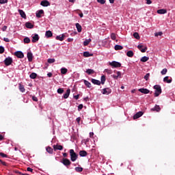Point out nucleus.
I'll list each match as a JSON object with an SVG mask.
<instances>
[{"label": "nucleus", "instance_id": "1", "mask_svg": "<svg viewBox=\"0 0 175 175\" xmlns=\"http://www.w3.org/2000/svg\"><path fill=\"white\" fill-rule=\"evenodd\" d=\"M69 152L72 162H75V161H77V159L79 158V154L75 152V150L70 149Z\"/></svg>", "mask_w": 175, "mask_h": 175}, {"label": "nucleus", "instance_id": "2", "mask_svg": "<svg viewBox=\"0 0 175 175\" xmlns=\"http://www.w3.org/2000/svg\"><path fill=\"white\" fill-rule=\"evenodd\" d=\"M154 91V96L158 97L161 94H162V88H161V85H155L153 87Z\"/></svg>", "mask_w": 175, "mask_h": 175}, {"label": "nucleus", "instance_id": "3", "mask_svg": "<svg viewBox=\"0 0 175 175\" xmlns=\"http://www.w3.org/2000/svg\"><path fill=\"white\" fill-rule=\"evenodd\" d=\"M62 163H63V165H64V166H66V167H69V166H70V165H72V162L70 161V160H69L67 158H64L62 159Z\"/></svg>", "mask_w": 175, "mask_h": 175}, {"label": "nucleus", "instance_id": "4", "mask_svg": "<svg viewBox=\"0 0 175 175\" xmlns=\"http://www.w3.org/2000/svg\"><path fill=\"white\" fill-rule=\"evenodd\" d=\"M12 63H13V59L10 57L5 58L4 60V64L5 66H9L12 65Z\"/></svg>", "mask_w": 175, "mask_h": 175}, {"label": "nucleus", "instance_id": "5", "mask_svg": "<svg viewBox=\"0 0 175 175\" xmlns=\"http://www.w3.org/2000/svg\"><path fill=\"white\" fill-rule=\"evenodd\" d=\"M109 65L111 66H113V68H121V63H120L118 62H116V61L110 62Z\"/></svg>", "mask_w": 175, "mask_h": 175}, {"label": "nucleus", "instance_id": "6", "mask_svg": "<svg viewBox=\"0 0 175 175\" xmlns=\"http://www.w3.org/2000/svg\"><path fill=\"white\" fill-rule=\"evenodd\" d=\"M102 94L103 95H109L111 94V89L110 88H106L103 90Z\"/></svg>", "mask_w": 175, "mask_h": 175}, {"label": "nucleus", "instance_id": "7", "mask_svg": "<svg viewBox=\"0 0 175 175\" xmlns=\"http://www.w3.org/2000/svg\"><path fill=\"white\" fill-rule=\"evenodd\" d=\"M14 55H16L17 58H21V59L24 58V53L20 51L15 52Z\"/></svg>", "mask_w": 175, "mask_h": 175}, {"label": "nucleus", "instance_id": "8", "mask_svg": "<svg viewBox=\"0 0 175 175\" xmlns=\"http://www.w3.org/2000/svg\"><path fill=\"white\" fill-rule=\"evenodd\" d=\"M44 14V11L43 10H40L36 12V16L38 18H40L42 17V14Z\"/></svg>", "mask_w": 175, "mask_h": 175}, {"label": "nucleus", "instance_id": "9", "mask_svg": "<svg viewBox=\"0 0 175 175\" xmlns=\"http://www.w3.org/2000/svg\"><path fill=\"white\" fill-rule=\"evenodd\" d=\"M143 116V111H139L133 116V120H137V118H140Z\"/></svg>", "mask_w": 175, "mask_h": 175}, {"label": "nucleus", "instance_id": "10", "mask_svg": "<svg viewBox=\"0 0 175 175\" xmlns=\"http://www.w3.org/2000/svg\"><path fill=\"white\" fill-rule=\"evenodd\" d=\"M39 39H40L39 35L34 34L32 36V42L33 43H36V42H38L39 40Z\"/></svg>", "mask_w": 175, "mask_h": 175}, {"label": "nucleus", "instance_id": "11", "mask_svg": "<svg viewBox=\"0 0 175 175\" xmlns=\"http://www.w3.org/2000/svg\"><path fill=\"white\" fill-rule=\"evenodd\" d=\"M40 5L44 7L50 6V2L47 0H43L41 1Z\"/></svg>", "mask_w": 175, "mask_h": 175}, {"label": "nucleus", "instance_id": "12", "mask_svg": "<svg viewBox=\"0 0 175 175\" xmlns=\"http://www.w3.org/2000/svg\"><path fill=\"white\" fill-rule=\"evenodd\" d=\"M139 92H142V94H150V90L146 88H140L138 90Z\"/></svg>", "mask_w": 175, "mask_h": 175}, {"label": "nucleus", "instance_id": "13", "mask_svg": "<svg viewBox=\"0 0 175 175\" xmlns=\"http://www.w3.org/2000/svg\"><path fill=\"white\" fill-rule=\"evenodd\" d=\"M27 59L29 62H32V60L33 59V55L31 52L27 53Z\"/></svg>", "mask_w": 175, "mask_h": 175}, {"label": "nucleus", "instance_id": "14", "mask_svg": "<svg viewBox=\"0 0 175 175\" xmlns=\"http://www.w3.org/2000/svg\"><path fill=\"white\" fill-rule=\"evenodd\" d=\"M143 47H144V46L142 44H139L137 46V49H139V50H140V51L142 53H146V51H147V47H145L144 49H143Z\"/></svg>", "mask_w": 175, "mask_h": 175}, {"label": "nucleus", "instance_id": "15", "mask_svg": "<svg viewBox=\"0 0 175 175\" xmlns=\"http://www.w3.org/2000/svg\"><path fill=\"white\" fill-rule=\"evenodd\" d=\"M64 40H65V34H62L56 36V40H60V42H62Z\"/></svg>", "mask_w": 175, "mask_h": 175}, {"label": "nucleus", "instance_id": "16", "mask_svg": "<svg viewBox=\"0 0 175 175\" xmlns=\"http://www.w3.org/2000/svg\"><path fill=\"white\" fill-rule=\"evenodd\" d=\"M18 13L23 18H27V15L23 10H18Z\"/></svg>", "mask_w": 175, "mask_h": 175}, {"label": "nucleus", "instance_id": "17", "mask_svg": "<svg viewBox=\"0 0 175 175\" xmlns=\"http://www.w3.org/2000/svg\"><path fill=\"white\" fill-rule=\"evenodd\" d=\"M69 95H70V89H68L66 92L64 94V98L68 99L69 98Z\"/></svg>", "mask_w": 175, "mask_h": 175}, {"label": "nucleus", "instance_id": "18", "mask_svg": "<svg viewBox=\"0 0 175 175\" xmlns=\"http://www.w3.org/2000/svg\"><path fill=\"white\" fill-rule=\"evenodd\" d=\"M158 14H166L167 13V10L165 9H160L157 10Z\"/></svg>", "mask_w": 175, "mask_h": 175}, {"label": "nucleus", "instance_id": "19", "mask_svg": "<svg viewBox=\"0 0 175 175\" xmlns=\"http://www.w3.org/2000/svg\"><path fill=\"white\" fill-rule=\"evenodd\" d=\"M53 148L54 150H59V151H62V150H64V146L61 145H56L53 146Z\"/></svg>", "mask_w": 175, "mask_h": 175}, {"label": "nucleus", "instance_id": "20", "mask_svg": "<svg viewBox=\"0 0 175 175\" xmlns=\"http://www.w3.org/2000/svg\"><path fill=\"white\" fill-rule=\"evenodd\" d=\"M151 111H161V107H159V105H156L151 109Z\"/></svg>", "mask_w": 175, "mask_h": 175}, {"label": "nucleus", "instance_id": "21", "mask_svg": "<svg viewBox=\"0 0 175 175\" xmlns=\"http://www.w3.org/2000/svg\"><path fill=\"white\" fill-rule=\"evenodd\" d=\"M92 83L96 85H100V81L92 79Z\"/></svg>", "mask_w": 175, "mask_h": 175}, {"label": "nucleus", "instance_id": "22", "mask_svg": "<svg viewBox=\"0 0 175 175\" xmlns=\"http://www.w3.org/2000/svg\"><path fill=\"white\" fill-rule=\"evenodd\" d=\"M18 88L21 92H25V88H24V85H22L21 83H18Z\"/></svg>", "mask_w": 175, "mask_h": 175}, {"label": "nucleus", "instance_id": "23", "mask_svg": "<svg viewBox=\"0 0 175 175\" xmlns=\"http://www.w3.org/2000/svg\"><path fill=\"white\" fill-rule=\"evenodd\" d=\"M163 81L164 83H167L168 84H170V83H172V78H170V79H169V77H165L163 78Z\"/></svg>", "mask_w": 175, "mask_h": 175}, {"label": "nucleus", "instance_id": "24", "mask_svg": "<svg viewBox=\"0 0 175 175\" xmlns=\"http://www.w3.org/2000/svg\"><path fill=\"white\" fill-rule=\"evenodd\" d=\"M94 54L93 53H90L88 51H85L83 53V57H93Z\"/></svg>", "mask_w": 175, "mask_h": 175}, {"label": "nucleus", "instance_id": "25", "mask_svg": "<svg viewBox=\"0 0 175 175\" xmlns=\"http://www.w3.org/2000/svg\"><path fill=\"white\" fill-rule=\"evenodd\" d=\"M79 155L80 157H87L88 153L85 150H80L79 151Z\"/></svg>", "mask_w": 175, "mask_h": 175}, {"label": "nucleus", "instance_id": "26", "mask_svg": "<svg viewBox=\"0 0 175 175\" xmlns=\"http://www.w3.org/2000/svg\"><path fill=\"white\" fill-rule=\"evenodd\" d=\"M75 25H76V28L77 29V31L78 32H81V30L83 29V28L81 27V25L79 24V23H76Z\"/></svg>", "mask_w": 175, "mask_h": 175}, {"label": "nucleus", "instance_id": "27", "mask_svg": "<svg viewBox=\"0 0 175 175\" xmlns=\"http://www.w3.org/2000/svg\"><path fill=\"white\" fill-rule=\"evenodd\" d=\"M25 27L26 28H29V29H32V28H33V25H32V23L27 22L25 24Z\"/></svg>", "mask_w": 175, "mask_h": 175}, {"label": "nucleus", "instance_id": "28", "mask_svg": "<svg viewBox=\"0 0 175 175\" xmlns=\"http://www.w3.org/2000/svg\"><path fill=\"white\" fill-rule=\"evenodd\" d=\"M83 83H84L85 85H86V87H88V88H91V87H92L91 83H90L88 81L84 79Z\"/></svg>", "mask_w": 175, "mask_h": 175}, {"label": "nucleus", "instance_id": "29", "mask_svg": "<svg viewBox=\"0 0 175 175\" xmlns=\"http://www.w3.org/2000/svg\"><path fill=\"white\" fill-rule=\"evenodd\" d=\"M45 36H46L47 38H51V36H53V32H51V31L50 30L46 31L45 33Z\"/></svg>", "mask_w": 175, "mask_h": 175}, {"label": "nucleus", "instance_id": "30", "mask_svg": "<svg viewBox=\"0 0 175 175\" xmlns=\"http://www.w3.org/2000/svg\"><path fill=\"white\" fill-rule=\"evenodd\" d=\"M122 49H124V46L119 45V44H116L114 46V49L117 51L118 50H122Z\"/></svg>", "mask_w": 175, "mask_h": 175}, {"label": "nucleus", "instance_id": "31", "mask_svg": "<svg viewBox=\"0 0 175 175\" xmlns=\"http://www.w3.org/2000/svg\"><path fill=\"white\" fill-rule=\"evenodd\" d=\"M148 59H150V58L147 56H144L141 58L140 61L141 62H147V61H148Z\"/></svg>", "mask_w": 175, "mask_h": 175}, {"label": "nucleus", "instance_id": "32", "mask_svg": "<svg viewBox=\"0 0 175 175\" xmlns=\"http://www.w3.org/2000/svg\"><path fill=\"white\" fill-rule=\"evenodd\" d=\"M126 55H127V57L132 58V57H133V51H127Z\"/></svg>", "mask_w": 175, "mask_h": 175}, {"label": "nucleus", "instance_id": "33", "mask_svg": "<svg viewBox=\"0 0 175 175\" xmlns=\"http://www.w3.org/2000/svg\"><path fill=\"white\" fill-rule=\"evenodd\" d=\"M61 73L62 75H66L68 73V69L65 68H61Z\"/></svg>", "mask_w": 175, "mask_h": 175}, {"label": "nucleus", "instance_id": "34", "mask_svg": "<svg viewBox=\"0 0 175 175\" xmlns=\"http://www.w3.org/2000/svg\"><path fill=\"white\" fill-rule=\"evenodd\" d=\"M75 170L77 172V173H81V172H83V167H76L75 168Z\"/></svg>", "mask_w": 175, "mask_h": 175}, {"label": "nucleus", "instance_id": "35", "mask_svg": "<svg viewBox=\"0 0 175 175\" xmlns=\"http://www.w3.org/2000/svg\"><path fill=\"white\" fill-rule=\"evenodd\" d=\"M91 42V38H89L88 40H85L83 42V46H88V44H90V42Z\"/></svg>", "mask_w": 175, "mask_h": 175}, {"label": "nucleus", "instance_id": "36", "mask_svg": "<svg viewBox=\"0 0 175 175\" xmlns=\"http://www.w3.org/2000/svg\"><path fill=\"white\" fill-rule=\"evenodd\" d=\"M86 73H88V75H94V73H95V71L92 69H88L86 70Z\"/></svg>", "mask_w": 175, "mask_h": 175}, {"label": "nucleus", "instance_id": "37", "mask_svg": "<svg viewBox=\"0 0 175 175\" xmlns=\"http://www.w3.org/2000/svg\"><path fill=\"white\" fill-rule=\"evenodd\" d=\"M30 79H35L36 77H38V74L35 73V72H32L30 75H29Z\"/></svg>", "mask_w": 175, "mask_h": 175}, {"label": "nucleus", "instance_id": "38", "mask_svg": "<svg viewBox=\"0 0 175 175\" xmlns=\"http://www.w3.org/2000/svg\"><path fill=\"white\" fill-rule=\"evenodd\" d=\"M46 151L47 152H49V154H53V152H54L51 147L49 146L46 148Z\"/></svg>", "mask_w": 175, "mask_h": 175}, {"label": "nucleus", "instance_id": "39", "mask_svg": "<svg viewBox=\"0 0 175 175\" xmlns=\"http://www.w3.org/2000/svg\"><path fill=\"white\" fill-rule=\"evenodd\" d=\"M105 81H106V77L105 75H103L101 77L100 84H105Z\"/></svg>", "mask_w": 175, "mask_h": 175}, {"label": "nucleus", "instance_id": "40", "mask_svg": "<svg viewBox=\"0 0 175 175\" xmlns=\"http://www.w3.org/2000/svg\"><path fill=\"white\" fill-rule=\"evenodd\" d=\"M23 42L24 43H27V44L31 43V40L29 39V38L26 37L24 38Z\"/></svg>", "mask_w": 175, "mask_h": 175}, {"label": "nucleus", "instance_id": "41", "mask_svg": "<svg viewBox=\"0 0 175 175\" xmlns=\"http://www.w3.org/2000/svg\"><path fill=\"white\" fill-rule=\"evenodd\" d=\"M133 36L135 39H137V40L140 39V36H139V33L137 32L134 33Z\"/></svg>", "mask_w": 175, "mask_h": 175}, {"label": "nucleus", "instance_id": "42", "mask_svg": "<svg viewBox=\"0 0 175 175\" xmlns=\"http://www.w3.org/2000/svg\"><path fill=\"white\" fill-rule=\"evenodd\" d=\"M105 72L107 73V75H111V73H113V70H111V69H105Z\"/></svg>", "mask_w": 175, "mask_h": 175}, {"label": "nucleus", "instance_id": "43", "mask_svg": "<svg viewBox=\"0 0 175 175\" xmlns=\"http://www.w3.org/2000/svg\"><path fill=\"white\" fill-rule=\"evenodd\" d=\"M161 75H166V73H167V68H163L161 72Z\"/></svg>", "mask_w": 175, "mask_h": 175}, {"label": "nucleus", "instance_id": "44", "mask_svg": "<svg viewBox=\"0 0 175 175\" xmlns=\"http://www.w3.org/2000/svg\"><path fill=\"white\" fill-rule=\"evenodd\" d=\"M5 53V48L2 46H0V54H3Z\"/></svg>", "mask_w": 175, "mask_h": 175}, {"label": "nucleus", "instance_id": "45", "mask_svg": "<svg viewBox=\"0 0 175 175\" xmlns=\"http://www.w3.org/2000/svg\"><path fill=\"white\" fill-rule=\"evenodd\" d=\"M97 2L98 3H100L101 5H105L106 3V1L105 0H97Z\"/></svg>", "mask_w": 175, "mask_h": 175}, {"label": "nucleus", "instance_id": "46", "mask_svg": "<svg viewBox=\"0 0 175 175\" xmlns=\"http://www.w3.org/2000/svg\"><path fill=\"white\" fill-rule=\"evenodd\" d=\"M111 39H112V40H116V33H112L111 34Z\"/></svg>", "mask_w": 175, "mask_h": 175}, {"label": "nucleus", "instance_id": "47", "mask_svg": "<svg viewBox=\"0 0 175 175\" xmlns=\"http://www.w3.org/2000/svg\"><path fill=\"white\" fill-rule=\"evenodd\" d=\"M54 62H55V59H48L49 64H54Z\"/></svg>", "mask_w": 175, "mask_h": 175}, {"label": "nucleus", "instance_id": "48", "mask_svg": "<svg viewBox=\"0 0 175 175\" xmlns=\"http://www.w3.org/2000/svg\"><path fill=\"white\" fill-rule=\"evenodd\" d=\"M0 157H2V158H8V154L3 152H0Z\"/></svg>", "mask_w": 175, "mask_h": 175}, {"label": "nucleus", "instance_id": "49", "mask_svg": "<svg viewBox=\"0 0 175 175\" xmlns=\"http://www.w3.org/2000/svg\"><path fill=\"white\" fill-rule=\"evenodd\" d=\"M57 94H64V89L63 88L57 89Z\"/></svg>", "mask_w": 175, "mask_h": 175}, {"label": "nucleus", "instance_id": "50", "mask_svg": "<svg viewBox=\"0 0 175 175\" xmlns=\"http://www.w3.org/2000/svg\"><path fill=\"white\" fill-rule=\"evenodd\" d=\"M149 78H150V73H147V74L144 76V79H145V80H146V81L148 80Z\"/></svg>", "mask_w": 175, "mask_h": 175}, {"label": "nucleus", "instance_id": "51", "mask_svg": "<svg viewBox=\"0 0 175 175\" xmlns=\"http://www.w3.org/2000/svg\"><path fill=\"white\" fill-rule=\"evenodd\" d=\"M0 3H1V5L8 3V0H0Z\"/></svg>", "mask_w": 175, "mask_h": 175}, {"label": "nucleus", "instance_id": "52", "mask_svg": "<svg viewBox=\"0 0 175 175\" xmlns=\"http://www.w3.org/2000/svg\"><path fill=\"white\" fill-rule=\"evenodd\" d=\"M83 107V104H80L79 106H78V111H80Z\"/></svg>", "mask_w": 175, "mask_h": 175}, {"label": "nucleus", "instance_id": "53", "mask_svg": "<svg viewBox=\"0 0 175 175\" xmlns=\"http://www.w3.org/2000/svg\"><path fill=\"white\" fill-rule=\"evenodd\" d=\"M162 34H163L162 31H159L158 33H154V36H162Z\"/></svg>", "mask_w": 175, "mask_h": 175}, {"label": "nucleus", "instance_id": "54", "mask_svg": "<svg viewBox=\"0 0 175 175\" xmlns=\"http://www.w3.org/2000/svg\"><path fill=\"white\" fill-rule=\"evenodd\" d=\"M81 120V118L79 117L76 119V121L79 125H80V121Z\"/></svg>", "mask_w": 175, "mask_h": 175}, {"label": "nucleus", "instance_id": "55", "mask_svg": "<svg viewBox=\"0 0 175 175\" xmlns=\"http://www.w3.org/2000/svg\"><path fill=\"white\" fill-rule=\"evenodd\" d=\"M27 172H31V173H33V169L31 168V167H27Z\"/></svg>", "mask_w": 175, "mask_h": 175}, {"label": "nucleus", "instance_id": "56", "mask_svg": "<svg viewBox=\"0 0 175 175\" xmlns=\"http://www.w3.org/2000/svg\"><path fill=\"white\" fill-rule=\"evenodd\" d=\"M0 162H1V163L3 166H8V163H6V162L2 161V160H1V159H0Z\"/></svg>", "mask_w": 175, "mask_h": 175}, {"label": "nucleus", "instance_id": "57", "mask_svg": "<svg viewBox=\"0 0 175 175\" xmlns=\"http://www.w3.org/2000/svg\"><path fill=\"white\" fill-rule=\"evenodd\" d=\"M32 100L34 101V102H38V97L35 96H32Z\"/></svg>", "mask_w": 175, "mask_h": 175}, {"label": "nucleus", "instance_id": "58", "mask_svg": "<svg viewBox=\"0 0 175 175\" xmlns=\"http://www.w3.org/2000/svg\"><path fill=\"white\" fill-rule=\"evenodd\" d=\"M146 1L147 5H151V3H152V1H151V0H146Z\"/></svg>", "mask_w": 175, "mask_h": 175}, {"label": "nucleus", "instance_id": "59", "mask_svg": "<svg viewBox=\"0 0 175 175\" xmlns=\"http://www.w3.org/2000/svg\"><path fill=\"white\" fill-rule=\"evenodd\" d=\"M3 40H4V42H10V40H9V38H4Z\"/></svg>", "mask_w": 175, "mask_h": 175}, {"label": "nucleus", "instance_id": "60", "mask_svg": "<svg viewBox=\"0 0 175 175\" xmlns=\"http://www.w3.org/2000/svg\"><path fill=\"white\" fill-rule=\"evenodd\" d=\"M117 76H118V77H121V72L118 71L117 72Z\"/></svg>", "mask_w": 175, "mask_h": 175}, {"label": "nucleus", "instance_id": "61", "mask_svg": "<svg viewBox=\"0 0 175 175\" xmlns=\"http://www.w3.org/2000/svg\"><path fill=\"white\" fill-rule=\"evenodd\" d=\"M79 96H80V95L77 94L76 96H74V98H75V99H76L77 100V99H79Z\"/></svg>", "mask_w": 175, "mask_h": 175}, {"label": "nucleus", "instance_id": "62", "mask_svg": "<svg viewBox=\"0 0 175 175\" xmlns=\"http://www.w3.org/2000/svg\"><path fill=\"white\" fill-rule=\"evenodd\" d=\"M90 137H94V132L90 133Z\"/></svg>", "mask_w": 175, "mask_h": 175}, {"label": "nucleus", "instance_id": "63", "mask_svg": "<svg viewBox=\"0 0 175 175\" xmlns=\"http://www.w3.org/2000/svg\"><path fill=\"white\" fill-rule=\"evenodd\" d=\"M47 76H48V77H53V73L49 72V73L47 74Z\"/></svg>", "mask_w": 175, "mask_h": 175}, {"label": "nucleus", "instance_id": "64", "mask_svg": "<svg viewBox=\"0 0 175 175\" xmlns=\"http://www.w3.org/2000/svg\"><path fill=\"white\" fill-rule=\"evenodd\" d=\"M112 77H113L115 80H117V79H118V75H112Z\"/></svg>", "mask_w": 175, "mask_h": 175}]
</instances>
